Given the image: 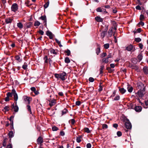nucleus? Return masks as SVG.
<instances>
[{"instance_id":"obj_64","label":"nucleus","mask_w":148,"mask_h":148,"mask_svg":"<svg viewBox=\"0 0 148 148\" xmlns=\"http://www.w3.org/2000/svg\"><path fill=\"white\" fill-rule=\"evenodd\" d=\"M91 147V145L90 143H88L86 145L87 148H90Z\"/></svg>"},{"instance_id":"obj_59","label":"nucleus","mask_w":148,"mask_h":148,"mask_svg":"<svg viewBox=\"0 0 148 148\" xmlns=\"http://www.w3.org/2000/svg\"><path fill=\"white\" fill-rule=\"evenodd\" d=\"M89 81L90 82H93L94 81V79L92 77H90L89 79Z\"/></svg>"},{"instance_id":"obj_55","label":"nucleus","mask_w":148,"mask_h":148,"mask_svg":"<svg viewBox=\"0 0 148 148\" xmlns=\"http://www.w3.org/2000/svg\"><path fill=\"white\" fill-rule=\"evenodd\" d=\"M142 21H140L138 24V25H141L142 26H143L144 25V22Z\"/></svg>"},{"instance_id":"obj_41","label":"nucleus","mask_w":148,"mask_h":148,"mask_svg":"<svg viewBox=\"0 0 148 148\" xmlns=\"http://www.w3.org/2000/svg\"><path fill=\"white\" fill-rule=\"evenodd\" d=\"M145 19V16L143 14H141L140 16L139 20L140 21H143Z\"/></svg>"},{"instance_id":"obj_56","label":"nucleus","mask_w":148,"mask_h":148,"mask_svg":"<svg viewBox=\"0 0 148 148\" xmlns=\"http://www.w3.org/2000/svg\"><path fill=\"white\" fill-rule=\"evenodd\" d=\"M12 146L11 144L9 143L7 145L6 148H12Z\"/></svg>"},{"instance_id":"obj_11","label":"nucleus","mask_w":148,"mask_h":148,"mask_svg":"<svg viewBox=\"0 0 148 148\" xmlns=\"http://www.w3.org/2000/svg\"><path fill=\"white\" fill-rule=\"evenodd\" d=\"M95 20L97 22H102L103 21V19L100 17V16H97L95 18Z\"/></svg>"},{"instance_id":"obj_5","label":"nucleus","mask_w":148,"mask_h":148,"mask_svg":"<svg viewBox=\"0 0 148 148\" xmlns=\"http://www.w3.org/2000/svg\"><path fill=\"white\" fill-rule=\"evenodd\" d=\"M96 11L98 12H101L103 14L108 13V12L106 11L105 8H101V7H98L96 9Z\"/></svg>"},{"instance_id":"obj_24","label":"nucleus","mask_w":148,"mask_h":148,"mask_svg":"<svg viewBox=\"0 0 148 148\" xmlns=\"http://www.w3.org/2000/svg\"><path fill=\"white\" fill-rule=\"evenodd\" d=\"M68 112V111L67 109L66 108H64V109L62 111V115H63Z\"/></svg>"},{"instance_id":"obj_58","label":"nucleus","mask_w":148,"mask_h":148,"mask_svg":"<svg viewBox=\"0 0 148 148\" xmlns=\"http://www.w3.org/2000/svg\"><path fill=\"white\" fill-rule=\"evenodd\" d=\"M54 76L57 79L60 78L59 74L55 73L54 74Z\"/></svg>"},{"instance_id":"obj_2","label":"nucleus","mask_w":148,"mask_h":148,"mask_svg":"<svg viewBox=\"0 0 148 148\" xmlns=\"http://www.w3.org/2000/svg\"><path fill=\"white\" fill-rule=\"evenodd\" d=\"M12 108L11 110L14 109V111L15 112H17L18 110V107L17 104V102L15 101L14 103H13L11 106Z\"/></svg>"},{"instance_id":"obj_62","label":"nucleus","mask_w":148,"mask_h":148,"mask_svg":"<svg viewBox=\"0 0 148 148\" xmlns=\"http://www.w3.org/2000/svg\"><path fill=\"white\" fill-rule=\"evenodd\" d=\"M81 102L79 101H76V103H75L76 105H77V106H79L81 104Z\"/></svg>"},{"instance_id":"obj_23","label":"nucleus","mask_w":148,"mask_h":148,"mask_svg":"<svg viewBox=\"0 0 148 148\" xmlns=\"http://www.w3.org/2000/svg\"><path fill=\"white\" fill-rule=\"evenodd\" d=\"M17 27L20 29H21L23 27V25L21 22H19L17 23Z\"/></svg>"},{"instance_id":"obj_37","label":"nucleus","mask_w":148,"mask_h":148,"mask_svg":"<svg viewBox=\"0 0 148 148\" xmlns=\"http://www.w3.org/2000/svg\"><path fill=\"white\" fill-rule=\"evenodd\" d=\"M27 64L26 62H25L22 66V68L25 70L27 69Z\"/></svg>"},{"instance_id":"obj_30","label":"nucleus","mask_w":148,"mask_h":148,"mask_svg":"<svg viewBox=\"0 0 148 148\" xmlns=\"http://www.w3.org/2000/svg\"><path fill=\"white\" fill-rule=\"evenodd\" d=\"M27 107L28 111L30 112L31 114H32V113L31 111V106L29 105H27Z\"/></svg>"},{"instance_id":"obj_51","label":"nucleus","mask_w":148,"mask_h":148,"mask_svg":"<svg viewBox=\"0 0 148 148\" xmlns=\"http://www.w3.org/2000/svg\"><path fill=\"white\" fill-rule=\"evenodd\" d=\"M4 109L7 111H8L10 110L9 107L7 106H6L4 108Z\"/></svg>"},{"instance_id":"obj_61","label":"nucleus","mask_w":148,"mask_h":148,"mask_svg":"<svg viewBox=\"0 0 148 148\" xmlns=\"http://www.w3.org/2000/svg\"><path fill=\"white\" fill-rule=\"evenodd\" d=\"M11 93L13 95H14L15 94H16V91L14 89H13L12 90V92H11Z\"/></svg>"},{"instance_id":"obj_22","label":"nucleus","mask_w":148,"mask_h":148,"mask_svg":"<svg viewBox=\"0 0 148 148\" xmlns=\"http://www.w3.org/2000/svg\"><path fill=\"white\" fill-rule=\"evenodd\" d=\"M106 69L108 71V72L109 73H111L113 72L114 70V69H111V67H107L106 68Z\"/></svg>"},{"instance_id":"obj_28","label":"nucleus","mask_w":148,"mask_h":148,"mask_svg":"<svg viewBox=\"0 0 148 148\" xmlns=\"http://www.w3.org/2000/svg\"><path fill=\"white\" fill-rule=\"evenodd\" d=\"M137 58L139 60V61H141L143 58L142 54L141 53H140L138 56Z\"/></svg>"},{"instance_id":"obj_27","label":"nucleus","mask_w":148,"mask_h":148,"mask_svg":"<svg viewBox=\"0 0 148 148\" xmlns=\"http://www.w3.org/2000/svg\"><path fill=\"white\" fill-rule=\"evenodd\" d=\"M132 61L134 64H136L138 62L137 59L136 58H134L132 59Z\"/></svg>"},{"instance_id":"obj_49","label":"nucleus","mask_w":148,"mask_h":148,"mask_svg":"<svg viewBox=\"0 0 148 148\" xmlns=\"http://www.w3.org/2000/svg\"><path fill=\"white\" fill-rule=\"evenodd\" d=\"M120 98V97L119 95H117L116 97L114 98V101H117L119 100Z\"/></svg>"},{"instance_id":"obj_33","label":"nucleus","mask_w":148,"mask_h":148,"mask_svg":"<svg viewBox=\"0 0 148 148\" xmlns=\"http://www.w3.org/2000/svg\"><path fill=\"white\" fill-rule=\"evenodd\" d=\"M113 31L112 29H110L108 32V35L109 36L111 37Z\"/></svg>"},{"instance_id":"obj_57","label":"nucleus","mask_w":148,"mask_h":148,"mask_svg":"<svg viewBox=\"0 0 148 148\" xmlns=\"http://www.w3.org/2000/svg\"><path fill=\"white\" fill-rule=\"evenodd\" d=\"M136 9L138 10H142V9L141 8V7L139 5H138L137 6H136Z\"/></svg>"},{"instance_id":"obj_50","label":"nucleus","mask_w":148,"mask_h":148,"mask_svg":"<svg viewBox=\"0 0 148 148\" xmlns=\"http://www.w3.org/2000/svg\"><path fill=\"white\" fill-rule=\"evenodd\" d=\"M117 136L119 137H120L122 136V132L120 131H118L116 133Z\"/></svg>"},{"instance_id":"obj_46","label":"nucleus","mask_w":148,"mask_h":148,"mask_svg":"<svg viewBox=\"0 0 148 148\" xmlns=\"http://www.w3.org/2000/svg\"><path fill=\"white\" fill-rule=\"evenodd\" d=\"M44 59L45 60V63H47L48 62V59L47 56H45L44 58Z\"/></svg>"},{"instance_id":"obj_19","label":"nucleus","mask_w":148,"mask_h":148,"mask_svg":"<svg viewBox=\"0 0 148 148\" xmlns=\"http://www.w3.org/2000/svg\"><path fill=\"white\" fill-rule=\"evenodd\" d=\"M13 19L10 18H6L5 19V22L7 23H12V21Z\"/></svg>"},{"instance_id":"obj_8","label":"nucleus","mask_w":148,"mask_h":148,"mask_svg":"<svg viewBox=\"0 0 148 148\" xmlns=\"http://www.w3.org/2000/svg\"><path fill=\"white\" fill-rule=\"evenodd\" d=\"M46 34L49 37L50 39H53L54 37V35L51 32L49 31H47L46 32Z\"/></svg>"},{"instance_id":"obj_20","label":"nucleus","mask_w":148,"mask_h":148,"mask_svg":"<svg viewBox=\"0 0 148 148\" xmlns=\"http://www.w3.org/2000/svg\"><path fill=\"white\" fill-rule=\"evenodd\" d=\"M8 139L4 137V139L3 141L2 145L3 146L5 147L6 145V141L8 140Z\"/></svg>"},{"instance_id":"obj_7","label":"nucleus","mask_w":148,"mask_h":148,"mask_svg":"<svg viewBox=\"0 0 148 148\" xmlns=\"http://www.w3.org/2000/svg\"><path fill=\"white\" fill-rule=\"evenodd\" d=\"M126 49L128 51H132V52H134L136 50L135 47L131 44L127 47Z\"/></svg>"},{"instance_id":"obj_10","label":"nucleus","mask_w":148,"mask_h":148,"mask_svg":"<svg viewBox=\"0 0 148 148\" xmlns=\"http://www.w3.org/2000/svg\"><path fill=\"white\" fill-rule=\"evenodd\" d=\"M134 109L136 112H140L142 110V108L141 106H136L134 108Z\"/></svg>"},{"instance_id":"obj_40","label":"nucleus","mask_w":148,"mask_h":148,"mask_svg":"<svg viewBox=\"0 0 148 148\" xmlns=\"http://www.w3.org/2000/svg\"><path fill=\"white\" fill-rule=\"evenodd\" d=\"M50 52L51 53H53L54 54H57V52L55 51V50L53 49H50Z\"/></svg>"},{"instance_id":"obj_38","label":"nucleus","mask_w":148,"mask_h":148,"mask_svg":"<svg viewBox=\"0 0 148 148\" xmlns=\"http://www.w3.org/2000/svg\"><path fill=\"white\" fill-rule=\"evenodd\" d=\"M64 53H67L66 55L67 56H69L71 54V51L67 49L65 51Z\"/></svg>"},{"instance_id":"obj_16","label":"nucleus","mask_w":148,"mask_h":148,"mask_svg":"<svg viewBox=\"0 0 148 148\" xmlns=\"http://www.w3.org/2000/svg\"><path fill=\"white\" fill-rule=\"evenodd\" d=\"M56 100L54 99L52 100L51 101H50L49 105L51 107L52 106H54L56 103Z\"/></svg>"},{"instance_id":"obj_14","label":"nucleus","mask_w":148,"mask_h":148,"mask_svg":"<svg viewBox=\"0 0 148 148\" xmlns=\"http://www.w3.org/2000/svg\"><path fill=\"white\" fill-rule=\"evenodd\" d=\"M119 91L122 94L124 93L126 91V90L124 89L123 88H121L120 87H119Z\"/></svg>"},{"instance_id":"obj_25","label":"nucleus","mask_w":148,"mask_h":148,"mask_svg":"<svg viewBox=\"0 0 148 148\" xmlns=\"http://www.w3.org/2000/svg\"><path fill=\"white\" fill-rule=\"evenodd\" d=\"M15 58L16 60L18 61L19 62H21V59L20 58L19 55H16L15 57Z\"/></svg>"},{"instance_id":"obj_63","label":"nucleus","mask_w":148,"mask_h":148,"mask_svg":"<svg viewBox=\"0 0 148 148\" xmlns=\"http://www.w3.org/2000/svg\"><path fill=\"white\" fill-rule=\"evenodd\" d=\"M99 88L98 89V91L99 92H101L103 90V87L102 86L100 85L99 86Z\"/></svg>"},{"instance_id":"obj_52","label":"nucleus","mask_w":148,"mask_h":148,"mask_svg":"<svg viewBox=\"0 0 148 148\" xmlns=\"http://www.w3.org/2000/svg\"><path fill=\"white\" fill-rule=\"evenodd\" d=\"M106 55L107 54L106 53H103L101 54V57L103 58L106 56Z\"/></svg>"},{"instance_id":"obj_26","label":"nucleus","mask_w":148,"mask_h":148,"mask_svg":"<svg viewBox=\"0 0 148 148\" xmlns=\"http://www.w3.org/2000/svg\"><path fill=\"white\" fill-rule=\"evenodd\" d=\"M82 138V136H79L76 138V141L78 143H80L81 141V138Z\"/></svg>"},{"instance_id":"obj_31","label":"nucleus","mask_w":148,"mask_h":148,"mask_svg":"<svg viewBox=\"0 0 148 148\" xmlns=\"http://www.w3.org/2000/svg\"><path fill=\"white\" fill-rule=\"evenodd\" d=\"M107 33L103 32L101 33V37L103 38L107 34Z\"/></svg>"},{"instance_id":"obj_32","label":"nucleus","mask_w":148,"mask_h":148,"mask_svg":"<svg viewBox=\"0 0 148 148\" xmlns=\"http://www.w3.org/2000/svg\"><path fill=\"white\" fill-rule=\"evenodd\" d=\"M95 51L97 55H98L100 52V48L99 47L95 49Z\"/></svg>"},{"instance_id":"obj_47","label":"nucleus","mask_w":148,"mask_h":148,"mask_svg":"<svg viewBox=\"0 0 148 148\" xmlns=\"http://www.w3.org/2000/svg\"><path fill=\"white\" fill-rule=\"evenodd\" d=\"M134 40L135 41L138 42L141 41V39L140 38H135Z\"/></svg>"},{"instance_id":"obj_36","label":"nucleus","mask_w":148,"mask_h":148,"mask_svg":"<svg viewBox=\"0 0 148 148\" xmlns=\"http://www.w3.org/2000/svg\"><path fill=\"white\" fill-rule=\"evenodd\" d=\"M55 41L58 44L59 46L60 47H62V45L61 44L60 41H59L57 39L55 38Z\"/></svg>"},{"instance_id":"obj_35","label":"nucleus","mask_w":148,"mask_h":148,"mask_svg":"<svg viewBox=\"0 0 148 148\" xmlns=\"http://www.w3.org/2000/svg\"><path fill=\"white\" fill-rule=\"evenodd\" d=\"M40 24V23L38 21H36L34 23V25L35 26H38Z\"/></svg>"},{"instance_id":"obj_4","label":"nucleus","mask_w":148,"mask_h":148,"mask_svg":"<svg viewBox=\"0 0 148 148\" xmlns=\"http://www.w3.org/2000/svg\"><path fill=\"white\" fill-rule=\"evenodd\" d=\"M127 121L125 123V127L127 129H131L132 128V125L131 123L128 119H126Z\"/></svg>"},{"instance_id":"obj_9","label":"nucleus","mask_w":148,"mask_h":148,"mask_svg":"<svg viewBox=\"0 0 148 148\" xmlns=\"http://www.w3.org/2000/svg\"><path fill=\"white\" fill-rule=\"evenodd\" d=\"M24 26L25 27L27 28L31 27L33 26V23L32 22H29L26 23L24 24Z\"/></svg>"},{"instance_id":"obj_13","label":"nucleus","mask_w":148,"mask_h":148,"mask_svg":"<svg viewBox=\"0 0 148 148\" xmlns=\"http://www.w3.org/2000/svg\"><path fill=\"white\" fill-rule=\"evenodd\" d=\"M143 71L145 74H148V67L146 66H144L143 68Z\"/></svg>"},{"instance_id":"obj_48","label":"nucleus","mask_w":148,"mask_h":148,"mask_svg":"<svg viewBox=\"0 0 148 148\" xmlns=\"http://www.w3.org/2000/svg\"><path fill=\"white\" fill-rule=\"evenodd\" d=\"M102 127L103 129H107L108 128V126L106 124H103L102 125Z\"/></svg>"},{"instance_id":"obj_44","label":"nucleus","mask_w":148,"mask_h":148,"mask_svg":"<svg viewBox=\"0 0 148 148\" xmlns=\"http://www.w3.org/2000/svg\"><path fill=\"white\" fill-rule=\"evenodd\" d=\"M109 43H106V44H105L103 45V47H104V48L107 49H108L109 47Z\"/></svg>"},{"instance_id":"obj_42","label":"nucleus","mask_w":148,"mask_h":148,"mask_svg":"<svg viewBox=\"0 0 148 148\" xmlns=\"http://www.w3.org/2000/svg\"><path fill=\"white\" fill-rule=\"evenodd\" d=\"M49 1H48L44 5V8H47L49 6Z\"/></svg>"},{"instance_id":"obj_34","label":"nucleus","mask_w":148,"mask_h":148,"mask_svg":"<svg viewBox=\"0 0 148 148\" xmlns=\"http://www.w3.org/2000/svg\"><path fill=\"white\" fill-rule=\"evenodd\" d=\"M14 97V100L15 101L17 102V101L18 99V96L17 94L16 93V94H14L13 95Z\"/></svg>"},{"instance_id":"obj_43","label":"nucleus","mask_w":148,"mask_h":148,"mask_svg":"<svg viewBox=\"0 0 148 148\" xmlns=\"http://www.w3.org/2000/svg\"><path fill=\"white\" fill-rule=\"evenodd\" d=\"M85 132L87 133H90V131L89 130V129L88 127H85L84 128Z\"/></svg>"},{"instance_id":"obj_3","label":"nucleus","mask_w":148,"mask_h":148,"mask_svg":"<svg viewBox=\"0 0 148 148\" xmlns=\"http://www.w3.org/2000/svg\"><path fill=\"white\" fill-rule=\"evenodd\" d=\"M66 74L65 72H62L59 73L60 78L62 81L65 80L66 78Z\"/></svg>"},{"instance_id":"obj_6","label":"nucleus","mask_w":148,"mask_h":148,"mask_svg":"<svg viewBox=\"0 0 148 148\" xmlns=\"http://www.w3.org/2000/svg\"><path fill=\"white\" fill-rule=\"evenodd\" d=\"M18 9V6L17 4L16 3H13L12 5L11 9L12 11L16 12Z\"/></svg>"},{"instance_id":"obj_39","label":"nucleus","mask_w":148,"mask_h":148,"mask_svg":"<svg viewBox=\"0 0 148 148\" xmlns=\"http://www.w3.org/2000/svg\"><path fill=\"white\" fill-rule=\"evenodd\" d=\"M108 59L107 57L106 58H103L102 59V61L104 63H107L108 62Z\"/></svg>"},{"instance_id":"obj_15","label":"nucleus","mask_w":148,"mask_h":148,"mask_svg":"<svg viewBox=\"0 0 148 148\" xmlns=\"http://www.w3.org/2000/svg\"><path fill=\"white\" fill-rule=\"evenodd\" d=\"M130 67L133 69L138 70V67L137 66L135 65V64H131L130 65Z\"/></svg>"},{"instance_id":"obj_29","label":"nucleus","mask_w":148,"mask_h":148,"mask_svg":"<svg viewBox=\"0 0 148 148\" xmlns=\"http://www.w3.org/2000/svg\"><path fill=\"white\" fill-rule=\"evenodd\" d=\"M65 62L66 63H69L70 62V60L69 57H66L65 58Z\"/></svg>"},{"instance_id":"obj_1","label":"nucleus","mask_w":148,"mask_h":148,"mask_svg":"<svg viewBox=\"0 0 148 148\" xmlns=\"http://www.w3.org/2000/svg\"><path fill=\"white\" fill-rule=\"evenodd\" d=\"M137 88L139 90L136 94L139 97H142L145 93V88L144 84L141 82H138L137 84Z\"/></svg>"},{"instance_id":"obj_17","label":"nucleus","mask_w":148,"mask_h":148,"mask_svg":"<svg viewBox=\"0 0 148 148\" xmlns=\"http://www.w3.org/2000/svg\"><path fill=\"white\" fill-rule=\"evenodd\" d=\"M38 19H41L44 22H46V21H47L46 16L45 15L42 16L41 17L39 18Z\"/></svg>"},{"instance_id":"obj_45","label":"nucleus","mask_w":148,"mask_h":148,"mask_svg":"<svg viewBox=\"0 0 148 148\" xmlns=\"http://www.w3.org/2000/svg\"><path fill=\"white\" fill-rule=\"evenodd\" d=\"M52 130L53 131H56L58 130V128L56 126H54L52 127Z\"/></svg>"},{"instance_id":"obj_53","label":"nucleus","mask_w":148,"mask_h":148,"mask_svg":"<svg viewBox=\"0 0 148 148\" xmlns=\"http://www.w3.org/2000/svg\"><path fill=\"white\" fill-rule=\"evenodd\" d=\"M7 96H8L9 97H12L13 96V95L10 92H8L7 94Z\"/></svg>"},{"instance_id":"obj_18","label":"nucleus","mask_w":148,"mask_h":148,"mask_svg":"<svg viewBox=\"0 0 148 148\" xmlns=\"http://www.w3.org/2000/svg\"><path fill=\"white\" fill-rule=\"evenodd\" d=\"M14 134L13 131H11L9 132V133L8 134V135L9 136L10 138H11L14 136Z\"/></svg>"},{"instance_id":"obj_21","label":"nucleus","mask_w":148,"mask_h":148,"mask_svg":"<svg viewBox=\"0 0 148 148\" xmlns=\"http://www.w3.org/2000/svg\"><path fill=\"white\" fill-rule=\"evenodd\" d=\"M127 89L129 92H131L133 90V88L130 85H129L127 87Z\"/></svg>"},{"instance_id":"obj_60","label":"nucleus","mask_w":148,"mask_h":148,"mask_svg":"<svg viewBox=\"0 0 148 148\" xmlns=\"http://www.w3.org/2000/svg\"><path fill=\"white\" fill-rule=\"evenodd\" d=\"M70 121H71V124L73 125H74L75 123V121L74 119H71L70 120Z\"/></svg>"},{"instance_id":"obj_12","label":"nucleus","mask_w":148,"mask_h":148,"mask_svg":"<svg viewBox=\"0 0 148 148\" xmlns=\"http://www.w3.org/2000/svg\"><path fill=\"white\" fill-rule=\"evenodd\" d=\"M37 142L38 144H41L43 142V138L41 136L39 137L37 140Z\"/></svg>"},{"instance_id":"obj_54","label":"nucleus","mask_w":148,"mask_h":148,"mask_svg":"<svg viewBox=\"0 0 148 148\" xmlns=\"http://www.w3.org/2000/svg\"><path fill=\"white\" fill-rule=\"evenodd\" d=\"M113 127L115 128L116 129H117V127H118V125L116 123H114L113 124Z\"/></svg>"}]
</instances>
